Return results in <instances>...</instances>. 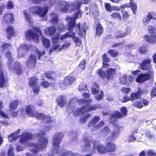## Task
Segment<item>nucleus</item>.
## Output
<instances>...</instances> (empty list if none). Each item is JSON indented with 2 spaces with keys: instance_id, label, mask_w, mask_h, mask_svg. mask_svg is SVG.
<instances>
[{
  "instance_id": "obj_1",
  "label": "nucleus",
  "mask_w": 156,
  "mask_h": 156,
  "mask_svg": "<svg viewBox=\"0 0 156 156\" xmlns=\"http://www.w3.org/2000/svg\"><path fill=\"white\" fill-rule=\"evenodd\" d=\"M5 56L8 59L7 63L8 69L17 75L22 74L24 72V69L21 63L18 61H14L12 58V54L9 51L6 53Z\"/></svg>"
},
{
  "instance_id": "obj_2",
  "label": "nucleus",
  "mask_w": 156,
  "mask_h": 156,
  "mask_svg": "<svg viewBox=\"0 0 156 156\" xmlns=\"http://www.w3.org/2000/svg\"><path fill=\"white\" fill-rule=\"evenodd\" d=\"M109 62H102V66L101 68L98 69L96 72L99 77L101 80L106 79L107 80L110 81L113 79V77L116 73V70L115 69L111 67L107 68L105 71L102 68H107L110 66L108 63Z\"/></svg>"
},
{
  "instance_id": "obj_3",
  "label": "nucleus",
  "mask_w": 156,
  "mask_h": 156,
  "mask_svg": "<svg viewBox=\"0 0 156 156\" xmlns=\"http://www.w3.org/2000/svg\"><path fill=\"white\" fill-rule=\"evenodd\" d=\"M67 25L68 30L72 32L74 30L75 32H78L79 36L85 37L88 28L85 23L82 24H81L80 23L76 24V22L74 20L69 21Z\"/></svg>"
},
{
  "instance_id": "obj_4",
  "label": "nucleus",
  "mask_w": 156,
  "mask_h": 156,
  "mask_svg": "<svg viewBox=\"0 0 156 156\" xmlns=\"http://www.w3.org/2000/svg\"><path fill=\"white\" fill-rule=\"evenodd\" d=\"M39 138L37 140L36 144H34L33 146L37 149H34L31 150L33 154L27 152L26 153V156H42L40 154L39 155H36V154L40 151L45 148L48 144V141L47 138L45 137L42 136L41 134H39Z\"/></svg>"
},
{
  "instance_id": "obj_5",
  "label": "nucleus",
  "mask_w": 156,
  "mask_h": 156,
  "mask_svg": "<svg viewBox=\"0 0 156 156\" xmlns=\"http://www.w3.org/2000/svg\"><path fill=\"white\" fill-rule=\"evenodd\" d=\"M31 29H29L25 32V36L28 40L35 41L37 43L39 41V37L41 35V31L39 28L37 27H34Z\"/></svg>"
},
{
  "instance_id": "obj_6",
  "label": "nucleus",
  "mask_w": 156,
  "mask_h": 156,
  "mask_svg": "<svg viewBox=\"0 0 156 156\" xmlns=\"http://www.w3.org/2000/svg\"><path fill=\"white\" fill-rule=\"evenodd\" d=\"M91 101V99L89 101L82 98L78 100L77 102L79 105H85L83 106V108L84 110V112H86L95 110L98 108V106L97 104H95L93 105H90V102Z\"/></svg>"
},
{
  "instance_id": "obj_7",
  "label": "nucleus",
  "mask_w": 156,
  "mask_h": 156,
  "mask_svg": "<svg viewBox=\"0 0 156 156\" xmlns=\"http://www.w3.org/2000/svg\"><path fill=\"white\" fill-rule=\"evenodd\" d=\"M64 135L62 132L56 133L53 136L52 139V144L53 147L54 148L53 152L55 150V152H58V149L60 147V144Z\"/></svg>"
},
{
  "instance_id": "obj_8",
  "label": "nucleus",
  "mask_w": 156,
  "mask_h": 156,
  "mask_svg": "<svg viewBox=\"0 0 156 156\" xmlns=\"http://www.w3.org/2000/svg\"><path fill=\"white\" fill-rule=\"evenodd\" d=\"M31 9L32 13L38 15L41 17L46 15L48 10V8L47 6L43 8L37 6H34L31 8Z\"/></svg>"
},
{
  "instance_id": "obj_9",
  "label": "nucleus",
  "mask_w": 156,
  "mask_h": 156,
  "mask_svg": "<svg viewBox=\"0 0 156 156\" xmlns=\"http://www.w3.org/2000/svg\"><path fill=\"white\" fill-rule=\"evenodd\" d=\"M38 80L37 77L33 76L30 78L28 83L29 86L32 87L34 93L36 94L39 93L40 89V87L37 84Z\"/></svg>"
},
{
  "instance_id": "obj_10",
  "label": "nucleus",
  "mask_w": 156,
  "mask_h": 156,
  "mask_svg": "<svg viewBox=\"0 0 156 156\" xmlns=\"http://www.w3.org/2000/svg\"><path fill=\"white\" fill-rule=\"evenodd\" d=\"M37 61L36 55L34 54L30 55L26 62L27 67L31 69L34 68L36 66Z\"/></svg>"
},
{
  "instance_id": "obj_11",
  "label": "nucleus",
  "mask_w": 156,
  "mask_h": 156,
  "mask_svg": "<svg viewBox=\"0 0 156 156\" xmlns=\"http://www.w3.org/2000/svg\"><path fill=\"white\" fill-rule=\"evenodd\" d=\"M151 60L150 58L144 59L140 64V68L143 70H147L148 72L151 71L152 66L151 64Z\"/></svg>"
},
{
  "instance_id": "obj_12",
  "label": "nucleus",
  "mask_w": 156,
  "mask_h": 156,
  "mask_svg": "<svg viewBox=\"0 0 156 156\" xmlns=\"http://www.w3.org/2000/svg\"><path fill=\"white\" fill-rule=\"evenodd\" d=\"M152 73V71H149L146 73H141L136 78V81L137 83H142L149 80L151 77Z\"/></svg>"
},
{
  "instance_id": "obj_13",
  "label": "nucleus",
  "mask_w": 156,
  "mask_h": 156,
  "mask_svg": "<svg viewBox=\"0 0 156 156\" xmlns=\"http://www.w3.org/2000/svg\"><path fill=\"white\" fill-rule=\"evenodd\" d=\"M6 32V38L10 40L12 37L16 36V32L14 28L11 26H8L5 30Z\"/></svg>"
},
{
  "instance_id": "obj_14",
  "label": "nucleus",
  "mask_w": 156,
  "mask_h": 156,
  "mask_svg": "<svg viewBox=\"0 0 156 156\" xmlns=\"http://www.w3.org/2000/svg\"><path fill=\"white\" fill-rule=\"evenodd\" d=\"M32 138L33 135L31 133L29 132L23 133L22 134L20 142L22 144H24L30 140Z\"/></svg>"
},
{
  "instance_id": "obj_15",
  "label": "nucleus",
  "mask_w": 156,
  "mask_h": 156,
  "mask_svg": "<svg viewBox=\"0 0 156 156\" xmlns=\"http://www.w3.org/2000/svg\"><path fill=\"white\" fill-rule=\"evenodd\" d=\"M3 19L4 22L7 24H12L15 21L14 16L12 13L5 14L3 16Z\"/></svg>"
},
{
  "instance_id": "obj_16",
  "label": "nucleus",
  "mask_w": 156,
  "mask_h": 156,
  "mask_svg": "<svg viewBox=\"0 0 156 156\" xmlns=\"http://www.w3.org/2000/svg\"><path fill=\"white\" fill-rule=\"evenodd\" d=\"M66 99V97L65 96L60 95L56 99V102L57 103L58 106L62 107L67 104Z\"/></svg>"
},
{
  "instance_id": "obj_17",
  "label": "nucleus",
  "mask_w": 156,
  "mask_h": 156,
  "mask_svg": "<svg viewBox=\"0 0 156 156\" xmlns=\"http://www.w3.org/2000/svg\"><path fill=\"white\" fill-rule=\"evenodd\" d=\"M143 93V91L140 88H139L136 92L131 93L130 95L131 101H133L136 99H140Z\"/></svg>"
},
{
  "instance_id": "obj_18",
  "label": "nucleus",
  "mask_w": 156,
  "mask_h": 156,
  "mask_svg": "<svg viewBox=\"0 0 156 156\" xmlns=\"http://www.w3.org/2000/svg\"><path fill=\"white\" fill-rule=\"evenodd\" d=\"M76 78L72 76H66L63 80V85L65 86L71 85L76 80Z\"/></svg>"
},
{
  "instance_id": "obj_19",
  "label": "nucleus",
  "mask_w": 156,
  "mask_h": 156,
  "mask_svg": "<svg viewBox=\"0 0 156 156\" xmlns=\"http://www.w3.org/2000/svg\"><path fill=\"white\" fill-rule=\"evenodd\" d=\"M70 5L65 1H61L59 4V9L62 12L66 13L69 10Z\"/></svg>"
},
{
  "instance_id": "obj_20",
  "label": "nucleus",
  "mask_w": 156,
  "mask_h": 156,
  "mask_svg": "<svg viewBox=\"0 0 156 156\" xmlns=\"http://www.w3.org/2000/svg\"><path fill=\"white\" fill-rule=\"evenodd\" d=\"M82 4L81 1L79 0H75L73 2L71 3L70 5L71 10L75 11L77 10H80Z\"/></svg>"
},
{
  "instance_id": "obj_21",
  "label": "nucleus",
  "mask_w": 156,
  "mask_h": 156,
  "mask_svg": "<svg viewBox=\"0 0 156 156\" xmlns=\"http://www.w3.org/2000/svg\"><path fill=\"white\" fill-rule=\"evenodd\" d=\"M95 36L100 37L101 36L103 33V28L99 22H98L97 23L95 24Z\"/></svg>"
},
{
  "instance_id": "obj_22",
  "label": "nucleus",
  "mask_w": 156,
  "mask_h": 156,
  "mask_svg": "<svg viewBox=\"0 0 156 156\" xmlns=\"http://www.w3.org/2000/svg\"><path fill=\"white\" fill-rule=\"evenodd\" d=\"M25 111L27 115L32 117L34 114L35 112L36 111L35 107L33 105H30L27 106Z\"/></svg>"
},
{
  "instance_id": "obj_23",
  "label": "nucleus",
  "mask_w": 156,
  "mask_h": 156,
  "mask_svg": "<svg viewBox=\"0 0 156 156\" xmlns=\"http://www.w3.org/2000/svg\"><path fill=\"white\" fill-rule=\"evenodd\" d=\"M107 152H111L115 151L116 148V145L113 143L108 141L105 144Z\"/></svg>"
},
{
  "instance_id": "obj_24",
  "label": "nucleus",
  "mask_w": 156,
  "mask_h": 156,
  "mask_svg": "<svg viewBox=\"0 0 156 156\" xmlns=\"http://www.w3.org/2000/svg\"><path fill=\"white\" fill-rule=\"evenodd\" d=\"M120 112L118 111H115L116 112V114L118 116L122 118L124 116H126L127 115V110L125 106H122L120 108Z\"/></svg>"
},
{
  "instance_id": "obj_25",
  "label": "nucleus",
  "mask_w": 156,
  "mask_h": 156,
  "mask_svg": "<svg viewBox=\"0 0 156 156\" xmlns=\"http://www.w3.org/2000/svg\"><path fill=\"white\" fill-rule=\"evenodd\" d=\"M56 31V29L54 26L47 27L45 30V33L49 36H51L54 35Z\"/></svg>"
},
{
  "instance_id": "obj_26",
  "label": "nucleus",
  "mask_w": 156,
  "mask_h": 156,
  "mask_svg": "<svg viewBox=\"0 0 156 156\" xmlns=\"http://www.w3.org/2000/svg\"><path fill=\"white\" fill-rule=\"evenodd\" d=\"M99 91V86L96 82L92 83L91 88V93L94 95H96L98 93Z\"/></svg>"
},
{
  "instance_id": "obj_27",
  "label": "nucleus",
  "mask_w": 156,
  "mask_h": 156,
  "mask_svg": "<svg viewBox=\"0 0 156 156\" xmlns=\"http://www.w3.org/2000/svg\"><path fill=\"white\" fill-rule=\"evenodd\" d=\"M20 103V101L18 99L11 101L9 105V108L10 110L13 111L17 108Z\"/></svg>"
},
{
  "instance_id": "obj_28",
  "label": "nucleus",
  "mask_w": 156,
  "mask_h": 156,
  "mask_svg": "<svg viewBox=\"0 0 156 156\" xmlns=\"http://www.w3.org/2000/svg\"><path fill=\"white\" fill-rule=\"evenodd\" d=\"M55 72L54 71H45L44 74L45 77L49 80H51L53 81H55L56 80L53 76L55 75Z\"/></svg>"
},
{
  "instance_id": "obj_29",
  "label": "nucleus",
  "mask_w": 156,
  "mask_h": 156,
  "mask_svg": "<svg viewBox=\"0 0 156 156\" xmlns=\"http://www.w3.org/2000/svg\"><path fill=\"white\" fill-rule=\"evenodd\" d=\"M145 40L149 43H156V35L154 34L151 36L149 35L144 36Z\"/></svg>"
},
{
  "instance_id": "obj_30",
  "label": "nucleus",
  "mask_w": 156,
  "mask_h": 156,
  "mask_svg": "<svg viewBox=\"0 0 156 156\" xmlns=\"http://www.w3.org/2000/svg\"><path fill=\"white\" fill-rule=\"evenodd\" d=\"M100 119V118L99 116H95L89 122L87 125V126L89 127H90L95 125L99 121Z\"/></svg>"
},
{
  "instance_id": "obj_31",
  "label": "nucleus",
  "mask_w": 156,
  "mask_h": 156,
  "mask_svg": "<svg viewBox=\"0 0 156 156\" xmlns=\"http://www.w3.org/2000/svg\"><path fill=\"white\" fill-rule=\"evenodd\" d=\"M86 143L82 147L81 151L82 152H84L85 151L89 150L90 148V140H85Z\"/></svg>"
},
{
  "instance_id": "obj_32",
  "label": "nucleus",
  "mask_w": 156,
  "mask_h": 156,
  "mask_svg": "<svg viewBox=\"0 0 156 156\" xmlns=\"http://www.w3.org/2000/svg\"><path fill=\"white\" fill-rule=\"evenodd\" d=\"M98 152L101 154H104L107 152L106 147L103 145L99 144L96 147Z\"/></svg>"
},
{
  "instance_id": "obj_33",
  "label": "nucleus",
  "mask_w": 156,
  "mask_h": 156,
  "mask_svg": "<svg viewBox=\"0 0 156 156\" xmlns=\"http://www.w3.org/2000/svg\"><path fill=\"white\" fill-rule=\"evenodd\" d=\"M78 11L76 12L74 14L73 18H70V20L69 21H71L73 20H75L76 22V20L79 18H80L82 16V11L80 10H77Z\"/></svg>"
},
{
  "instance_id": "obj_34",
  "label": "nucleus",
  "mask_w": 156,
  "mask_h": 156,
  "mask_svg": "<svg viewBox=\"0 0 156 156\" xmlns=\"http://www.w3.org/2000/svg\"><path fill=\"white\" fill-rule=\"evenodd\" d=\"M51 15L52 17L50 21L51 23L54 25L58 24V18L57 15L52 13Z\"/></svg>"
},
{
  "instance_id": "obj_35",
  "label": "nucleus",
  "mask_w": 156,
  "mask_h": 156,
  "mask_svg": "<svg viewBox=\"0 0 156 156\" xmlns=\"http://www.w3.org/2000/svg\"><path fill=\"white\" fill-rule=\"evenodd\" d=\"M75 33L74 32H72V38L74 42L75 43L76 46H78L81 44L82 41L80 39L77 37L75 36Z\"/></svg>"
},
{
  "instance_id": "obj_36",
  "label": "nucleus",
  "mask_w": 156,
  "mask_h": 156,
  "mask_svg": "<svg viewBox=\"0 0 156 156\" xmlns=\"http://www.w3.org/2000/svg\"><path fill=\"white\" fill-rule=\"evenodd\" d=\"M85 112H84V110L83 108V106L81 108H77L73 112V115L74 116H76L81 115L83 113Z\"/></svg>"
},
{
  "instance_id": "obj_37",
  "label": "nucleus",
  "mask_w": 156,
  "mask_h": 156,
  "mask_svg": "<svg viewBox=\"0 0 156 156\" xmlns=\"http://www.w3.org/2000/svg\"><path fill=\"white\" fill-rule=\"evenodd\" d=\"M108 54L110 55L111 56L113 57H115L118 55V52L114 49H110L108 52Z\"/></svg>"
},
{
  "instance_id": "obj_38",
  "label": "nucleus",
  "mask_w": 156,
  "mask_h": 156,
  "mask_svg": "<svg viewBox=\"0 0 156 156\" xmlns=\"http://www.w3.org/2000/svg\"><path fill=\"white\" fill-rule=\"evenodd\" d=\"M116 114V112L115 111L114 114H112L110 117V119L112 124H114L118 119H121Z\"/></svg>"
},
{
  "instance_id": "obj_39",
  "label": "nucleus",
  "mask_w": 156,
  "mask_h": 156,
  "mask_svg": "<svg viewBox=\"0 0 156 156\" xmlns=\"http://www.w3.org/2000/svg\"><path fill=\"white\" fill-rule=\"evenodd\" d=\"M86 64V60L85 59H83L79 63L78 65L79 69L82 71L85 69Z\"/></svg>"
},
{
  "instance_id": "obj_40",
  "label": "nucleus",
  "mask_w": 156,
  "mask_h": 156,
  "mask_svg": "<svg viewBox=\"0 0 156 156\" xmlns=\"http://www.w3.org/2000/svg\"><path fill=\"white\" fill-rule=\"evenodd\" d=\"M131 10L132 11L133 13L136 15V11L137 9V6L136 4L135 3H131V4H129V6Z\"/></svg>"
},
{
  "instance_id": "obj_41",
  "label": "nucleus",
  "mask_w": 156,
  "mask_h": 156,
  "mask_svg": "<svg viewBox=\"0 0 156 156\" xmlns=\"http://www.w3.org/2000/svg\"><path fill=\"white\" fill-rule=\"evenodd\" d=\"M111 16L114 19H117L120 21L122 20V19L121 15L118 12H113L111 14Z\"/></svg>"
},
{
  "instance_id": "obj_42",
  "label": "nucleus",
  "mask_w": 156,
  "mask_h": 156,
  "mask_svg": "<svg viewBox=\"0 0 156 156\" xmlns=\"http://www.w3.org/2000/svg\"><path fill=\"white\" fill-rule=\"evenodd\" d=\"M72 37V32H68L64 34L61 36L60 37V39L62 40L64 39H66L68 37L71 38Z\"/></svg>"
},
{
  "instance_id": "obj_43",
  "label": "nucleus",
  "mask_w": 156,
  "mask_h": 156,
  "mask_svg": "<svg viewBox=\"0 0 156 156\" xmlns=\"http://www.w3.org/2000/svg\"><path fill=\"white\" fill-rule=\"evenodd\" d=\"M42 41L44 46L47 48L49 47L50 45V41L49 39L44 37H43L42 38Z\"/></svg>"
},
{
  "instance_id": "obj_44",
  "label": "nucleus",
  "mask_w": 156,
  "mask_h": 156,
  "mask_svg": "<svg viewBox=\"0 0 156 156\" xmlns=\"http://www.w3.org/2000/svg\"><path fill=\"white\" fill-rule=\"evenodd\" d=\"M44 115L43 113H39L36 111L35 112V113L32 117H36L39 119L43 120Z\"/></svg>"
},
{
  "instance_id": "obj_45",
  "label": "nucleus",
  "mask_w": 156,
  "mask_h": 156,
  "mask_svg": "<svg viewBox=\"0 0 156 156\" xmlns=\"http://www.w3.org/2000/svg\"><path fill=\"white\" fill-rule=\"evenodd\" d=\"M43 120L46 123H51L53 120L51 118V116L48 115H45Z\"/></svg>"
},
{
  "instance_id": "obj_46",
  "label": "nucleus",
  "mask_w": 156,
  "mask_h": 156,
  "mask_svg": "<svg viewBox=\"0 0 156 156\" xmlns=\"http://www.w3.org/2000/svg\"><path fill=\"white\" fill-rule=\"evenodd\" d=\"M133 105L134 107L139 109L141 108L143 106L142 102L140 101H136L134 102Z\"/></svg>"
},
{
  "instance_id": "obj_47",
  "label": "nucleus",
  "mask_w": 156,
  "mask_h": 156,
  "mask_svg": "<svg viewBox=\"0 0 156 156\" xmlns=\"http://www.w3.org/2000/svg\"><path fill=\"white\" fill-rule=\"evenodd\" d=\"M104 6L107 11L111 12L114 10L111 5V4L108 2L105 3Z\"/></svg>"
},
{
  "instance_id": "obj_48",
  "label": "nucleus",
  "mask_w": 156,
  "mask_h": 156,
  "mask_svg": "<svg viewBox=\"0 0 156 156\" xmlns=\"http://www.w3.org/2000/svg\"><path fill=\"white\" fill-rule=\"evenodd\" d=\"M91 116V114L89 113L87 114L84 116H81L80 119V123H83L86 122L88 118L90 117Z\"/></svg>"
},
{
  "instance_id": "obj_49",
  "label": "nucleus",
  "mask_w": 156,
  "mask_h": 156,
  "mask_svg": "<svg viewBox=\"0 0 156 156\" xmlns=\"http://www.w3.org/2000/svg\"><path fill=\"white\" fill-rule=\"evenodd\" d=\"M122 15L123 20H127L130 17V15L126 11H122Z\"/></svg>"
},
{
  "instance_id": "obj_50",
  "label": "nucleus",
  "mask_w": 156,
  "mask_h": 156,
  "mask_svg": "<svg viewBox=\"0 0 156 156\" xmlns=\"http://www.w3.org/2000/svg\"><path fill=\"white\" fill-rule=\"evenodd\" d=\"M92 144L93 146V148L91 149V154H94L96 153V146L99 143V142H98V141H97L96 140H94L92 141Z\"/></svg>"
},
{
  "instance_id": "obj_51",
  "label": "nucleus",
  "mask_w": 156,
  "mask_h": 156,
  "mask_svg": "<svg viewBox=\"0 0 156 156\" xmlns=\"http://www.w3.org/2000/svg\"><path fill=\"white\" fill-rule=\"evenodd\" d=\"M18 138V136H16L14 133H11L8 136V139L9 142L15 141Z\"/></svg>"
},
{
  "instance_id": "obj_52",
  "label": "nucleus",
  "mask_w": 156,
  "mask_h": 156,
  "mask_svg": "<svg viewBox=\"0 0 156 156\" xmlns=\"http://www.w3.org/2000/svg\"><path fill=\"white\" fill-rule=\"evenodd\" d=\"M87 89V85L84 83H80L79 85L78 88V90L80 91H85Z\"/></svg>"
},
{
  "instance_id": "obj_53",
  "label": "nucleus",
  "mask_w": 156,
  "mask_h": 156,
  "mask_svg": "<svg viewBox=\"0 0 156 156\" xmlns=\"http://www.w3.org/2000/svg\"><path fill=\"white\" fill-rule=\"evenodd\" d=\"M101 133L105 136H107L110 132V130L108 127L107 126L104 127L101 130Z\"/></svg>"
},
{
  "instance_id": "obj_54",
  "label": "nucleus",
  "mask_w": 156,
  "mask_h": 156,
  "mask_svg": "<svg viewBox=\"0 0 156 156\" xmlns=\"http://www.w3.org/2000/svg\"><path fill=\"white\" fill-rule=\"evenodd\" d=\"M102 62H110L111 61L110 58L108 57L106 53H104L103 55L102 56Z\"/></svg>"
},
{
  "instance_id": "obj_55",
  "label": "nucleus",
  "mask_w": 156,
  "mask_h": 156,
  "mask_svg": "<svg viewBox=\"0 0 156 156\" xmlns=\"http://www.w3.org/2000/svg\"><path fill=\"white\" fill-rule=\"evenodd\" d=\"M24 14L26 18L28 21V23H32L33 22L32 21V18L30 14H28L26 11H24Z\"/></svg>"
},
{
  "instance_id": "obj_56",
  "label": "nucleus",
  "mask_w": 156,
  "mask_h": 156,
  "mask_svg": "<svg viewBox=\"0 0 156 156\" xmlns=\"http://www.w3.org/2000/svg\"><path fill=\"white\" fill-rule=\"evenodd\" d=\"M59 37V34L58 33H56L55 36L52 38V43H56L58 42L60 38Z\"/></svg>"
},
{
  "instance_id": "obj_57",
  "label": "nucleus",
  "mask_w": 156,
  "mask_h": 156,
  "mask_svg": "<svg viewBox=\"0 0 156 156\" xmlns=\"http://www.w3.org/2000/svg\"><path fill=\"white\" fill-rule=\"evenodd\" d=\"M105 125V123L103 121H100L97 125L94 126L93 128L97 130L99 129L101 127Z\"/></svg>"
},
{
  "instance_id": "obj_58",
  "label": "nucleus",
  "mask_w": 156,
  "mask_h": 156,
  "mask_svg": "<svg viewBox=\"0 0 156 156\" xmlns=\"http://www.w3.org/2000/svg\"><path fill=\"white\" fill-rule=\"evenodd\" d=\"M103 96L104 93L103 91L101 90L100 93L99 94L96 95L95 97L97 100L99 101L101 100L103 98Z\"/></svg>"
},
{
  "instance_id": "obj_59",
  "label": "nucleus",
  "mask_w": 156,
  "mask_h": 156,
  "mask_svg": "<svg viewBox=\"0 0 156 156\" xmlns=\"http://www.w3.org/2000/svg\"><path fill=\"white\" fill-rule=\"evenodd\" d=\"M19 111L21 112V115H22V112L24 111L23 109H20V110L19 109L15 111H13L12 113V116L14 117H17L19 115Z\"/></svg>"
},
{
  "instance_id": "obj_60",
  "label": "nucleus",
  "mask_w": 156,
  "mask_h": 156,
  "mask_svg": "<svg viewBox=\"0 0 156 156\" xmlns=\"http://www.w3.org/2000/svg\"><path fill=\"white\" fill-rule=\"evenodd\" d=\"M114 131L116 132H118V133L119 134L120 133L121 130H123V128L122 127L120 126L119 125L115 124L114 125Z\"/></svg>"
},
{
  "instance_id": "obj_61",
  "label": "nucleus",
  "mask_w": 156,
  "mask_h": 156,
  "mask_svg": "<svg viewBox=\"0 0 156 156\" xmlns=\"http://www.w3.org/2000/svg\"><path fill=\"white\" fill-rule=\"evenodd\" d=\"M41 85L44 88L48 87L50 85V83L47 81H43L41 83Z\"/></svg>"
},
{
  "instance_id": "obj_62",
  "label": "nucleus",
  "mask_w": 156,
  "mask_h": 156,
  "mask_svg": "<svg viewBox=\"0 0 156 156\" xmlns=\"http://www.w3.org/2000/svg\"><path fill=\"white\" fill-rule=\"evenodd\" d=\"M6 8L8 9H11L13 8L14 5L12 2L10 1H9L6 5Z\"/></svg>"
},
{
  "instance_id": "obj_63",
  "label": "nucleus",
  "mask_w": 156,
  "mask_h": 156,
  "mask_svg": "<svg viewBox=\"0 0 156 156\" xmlns=\"http://www.w3.org/2000/svg\"><path fill=\"white\" fill-rule=\"evenodd\" d=\"M154 28L152 26H149L148 27V31L149 33L151 35L154 34Z\"/></svg>"
},
{
  "instance_id": "obj_64",
  "label": "nucleus",
  "mask_w": 156,
  "mask_h": 156,
  "mask_svg": "<svg viewBox=\"0 0 156 156\" xmlns=\"http://www.w3.org/2000/svg\"><path fill=\"white\" fill-rule=\"evenodd\" d=\"M127 35V32H123L119 33V35L116 36V38H120L125 37Z\"/></svg>"
}]
</instances>
